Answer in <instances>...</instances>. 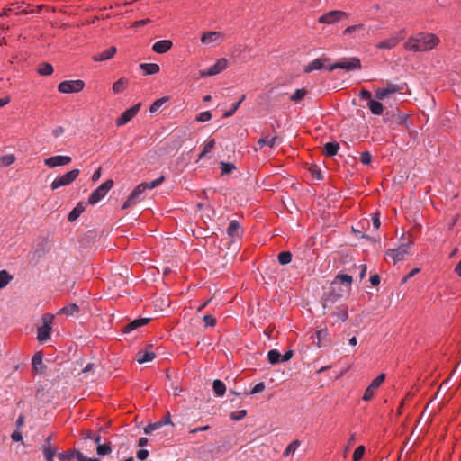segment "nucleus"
Returning <instances> with one entry per match:
<instances>
[{
  "label": "nucleus",
  "mask_w": 461,
  "mask_h": 461,
  "mask_svg": "<svg viewBox=\"0 0 461 461\" xmlns=\"http://www.w3.org/2000/svg\"><path fill=\"white\" fill-rule=\"evenodd\" d=\"M167 99L166 97H163V98H160V99H158L156 100L149 107V112L150 113H156L161 106L162 104L167 101Z\"/></svg>",
  "instance_id": "53"
},
{
  "label": "nucleus",
  "mask_w": 461,
  "mask_h": 461,
  "mask_svg": "<svg viewBox=\"0 0 461 461\" xmlns=\"http://www.w3.org/2000/svg\"><path fill=\"white\" fill-rule=\"evenodd\" d=\"M141 104L139 103L124 111L116 120V126L121 127L128 123L140 111Z\"/></svg>",
  "instance_id": "13"
},
{
  "label": "nucleus",
  "mask_w": 461,
  "mask_h": 461,
  "mask_svg": "<svg viewBox=\"0 0 461 461\" xmlns=\"http://www.w3.org/2000/svg\"><path fill=\"white\" fill-rule=\"evenodd\" d=\"M276 140H277L276 137L266 136L258 140V146L259 149H262L264 146H268L269 148H274L276 146Z\"/></svg>",
  "instance_id": "34"
},
{
  "label": "nucleus",
  "mask_w": 461,
  "mask_h": 461,
  "mask_svg": "<svg viewBox=\"0 0 461 461\" xmlns=\"http://www.w3.org/2000/svg\"><path fill=\"white\" fill-rule=\"evenodd\" d=\"M54 315L50 313H45L42 315L41 321L42 325L37 330V339L40 342H46L50 339L52 325H53Z\"/></svg>",
  "instance_id": "2"
},
{
  "label": "nucleus",
  "mask_w": 461,
  "mask_h": 461,
  "mask_svg": "<svg viewBox=\"0 0 461 461\" xmlns=\"http://www.w3.org/2000/svg\"><path fill=\"white\" fill-rule=\"evenodd\" d=\"M339 144L336 141H333V142H327L324 146H323V153L327 156V157H333L337 154V152L339 151Z\"/></svg>",
  "instance_id": "26"
},
{
  "label": "nucleus",
  "mask_w": 461,
  "mask_h": 461,
  "mask_svg": "<svg viewBox=\"0 0 461 461\" xmlns=\"http://www.w3.org/2000/svg\"><path fill=\"white\" fill-rule=\"evenodd\" d=\"M367 107L375 115H381L384 113V106L379 101L370 99L369 102H367Z\"/></svg>",
  "instance_id": "27"
},
{
  "label": "nucleus",
  "mask_w": 461,
  "mask_h": 461,
  "mask_svg": "<svg viewBox=\"0 0 461 461\" xmlns=\"http://www.w3.org/2000/svg\"><path fill=\"white\" fill-rule=\"evenodd\" d=\"M113 186V181L112 179H108L100 185L95 190L92 192L88 198V203L91 205H95L99 203L112 189Z\"/></svg>",
  "instance_id": "3"
},
{
  "label": "nucleus",
  "mask_w": 461,
  "mask_h": 461,
  "mask_svg": "<svg viewBox=\"0 0 461 461\" xmlns=\"http://www.w3.org/2000/svg\"><path fill=\"white\" fill-rule=\"evenodd\" d=\"M227 59L225 58H221L217 59L214 65L211 66L208 69L201 70L200 76L202 77H205L218 75L227 68Z\"/></svg>",
  "instance_id": "11"
},
{
  "label": "nucleus",
  "mask_w": 461,
  "mask_h": 461,
  "mask_svg": "<svg viewBox=\"0 0 461 461\" xmlns=\"http://www.w3.org/2000/svg\"><path fill=\"white\" fill-rule=\"evenodd\" d=\"M337 68L344 69L346 71L358 70L361 68V62L358 58H351L349 59H343L327 67L329 71H333Z\"/></svg>",
  "instance_id": "5"
},
{
  "label": "nucleus",
  "mask_w": 461,
  "mask_h": 461,
  "mask_svg": "<svg viewBox=\"0 0 461 461\" xmlns=\"http://www.w3.org/2000/svg\"><path fill=\"white\" fill-rule=\"evenodd\" d=\"M404 33V30H402L396 35L376 43L375 48L380 50H392L395 48L402 40H403Z\"/></svg>",
  "instance_id": "10"
},
{
  "label": "nucleus",
  "mask_w": 461,
  "mask_h": 461,
  "mask_svg": "<svg viewBox=\"0 0 461 461\" xmlns=\"http://www.w3.org/2000/svg\"><path fill=\"white\" fill-rule=\"evenodd\" d=\"M76 456H77V461H99L97 458H89L87 456H86L83 453H81L80 451H76Z\"/></svg>",
  "instance_id": "60"
},
{
  "label": "nucleus",
  "mask_w": 461,
  "mask_h": 461,
  "mask_svg": "<svg viewBox=\"0 0 461 461\" xmlns=\"http://www.w3.org/2000/svg\"><path fill=\"white\" fill-rule=\"evenodd\" d=\"M86 203L79 202L76 207L68 213V221L69 222L75 221L86 210Z\"/></svg>",
  "instance_id": "25"
},
{
  "label": "nucleus",
  "mask_w": 461,
  "mask_h": 461,
  "mask_svg": "<svg viewBox=\"0 0 461 461\" xmlns=\"http://www.w3.org/2000/svg\"><path fill=\"white\" fill-rule=\"evenodd\" d=\"M42 453L46 461H54V456L57 454V448L52 445H43Z\"/></svg>",
  "instance_id": "30"
},
{
  "label": "nucleus",
  "mask_w": 461,
  "mask_h": 461,
  "mask_svg": "<svg viewBox=\"0 0 461 461\" xmlns=\"http://www.w3.org/2000/svg\"><path fill=\"white\" fill-rule=\"evenodd\" d=\"M365 454V447L364 446H358L354 453H353V460L354 461H360Z\"/></svg>",
  "instance_id": "52"
},
{
  "label": "nucleus",
  "mask_w": 461,
  "mask_h": 461,
  "mask_svg": "<svg viewBox=\"0 0 461 461\" xmlns=\"http://www.w3.org/2000/svg\"><path fill=\"white\" fill-rule=\"evenodd\" d=\"M411 244V242L403 243L396 249H390L386 251V255L393 259L394 264L402 261L409 253Z\"/></svg>",
  "instance_id": "8"
},
{
  "label": "nucleus",
  "mask_w": 461,
  "mask_h": 461,
  "mask_svg": "<svg viewBox=\"0 0 461 461\" xmlns=\"http://www.w3.org/2000/svg\"><path fill=\"white\" fill-rule=\"evenodd\" d=\"M85 87V82L81 79L65 80L59 84L58 90L63 94L79 93Z\"/></svg>",
  "instance_id": "6"
},
{
  "label": "nucleus",
  "mask_w": 461,
  "mask_h": 461,
  "mask_svg": "<svg viewBox=\"0 0 461 461\" xmlns=\"http://www.w3.org/2000/svg\"><path fill=\"white\" fill-rule=\"evenodd\" d=\"M203 321L206 327H213L216 324V319L210 314L204 315Z\"/></svg>",
  "instance_id": "57"
},
{
  "label": "nucleus",
  "mask_w": 461,
  "mask_h": 461,
  "mask_svg": "<svg viewBox=\"0 0 461 461\" xmlns=\"http://www.w3.org/2000/svg\"><path fill=\"white\" fill-rule=\"evenodd\" d=\"M372 224H373V227L375 230H378L381 223H380V219H379V215L376 213V214H374L372 216Z\"/></svg>",
  "instance_id": "64"
},
{
  "label": "nucleus",
  "mask_w": 461,
  "mask_h": 461,
  "mask_svg": "<svg viewBox=\"0 0 461 461\" xmlns=\"http://www.w3.org/2000/svg\"><path fill=\"white\" fill-rule=\"evenodd\" d=\"M292 260V254L291 252L289 251H283L281 253L278 254V262L281 264V265H287L291 262Z\"/></svg>",
  "instance_id": "44"
},
{
  "label": "nucleus",
  "mask_w": 461,
  "mask_h": 461,
  "mask_svg": "<svg viewBox=\"0 0 461 461\" xmlns=\"http://www.w3.org/2000/svg\"><path fill=\"white\" fill-rule=\"evenodd\" d=\"M347 17V13L339 10L330 11L321 15L318 22L321 23L332 24Z\"/></svg>",
  "instance_id": "12"
},
{
  "label": "nucleus",
  "mask_w": 461,
  "mask_h": 461,
  "mask_svg": "<svg viewBox=\"0 0 461 461\" xmlns=\"http://www.w3.org/2000/svg\"><path fill=\"white\" fill-rule=\"evenodd\" d=\"M150 319L149 318H139V319H135L133 320L132 321H130L127 325H125L124 327H122V332L123 333H130L131 332L132 330L141 327V326H144L146 324H148L149 322Z\"/></svg>",
  "instance_id": "21"
},
{
  "label": "nucleus",
  "mask_w": 461,
  "mask_h": 461,
  "mask_svg": "<svg viewBox=\"0 0 461 461\" xmlns=\"http://www.w3.org/2000/svg\"><path fill=\"white\" fill-rule=\"evenodd\" d=\"M146 186L143 183H140L138 185L131 193L127 200L124 202V203L122 206V210H126L135 204H137L139 202L143 200L144 196L143 194L146 191Z\"/></svg>",
  "instance_id": "7"
},
{
  "label": "nucleus",
  "mask_w": 461,
  "mask_h": 461,
  "mask_svg": "<svg viewBox=\"0 0 461 461\" xmlns=\"http://www.w3.org/2000/svg\"><path fill=\"white\" fill-rule=\"evenodd\" d=\"M156 354L152 350V346H149L137 353L136 360L139 364H144L152 361Z\"/></svg>",
  "instance_id": "18"
},
{
  "label": "nucleus",
  "mask_w": 461,
  "mask_h": 461,
  "mask_svg": "<svg viewBox=\"0 0 461 461\" xmlns=\"http://www.w3.org/2000/svg\"><path fill=\"white\" fill-rule=\"evenodd\" d=\"M267 358L270 364L276 365L281 363V354L276 349H271L267 353Z\"/></svg>",
  "instance_id": "38"
},
{
  "label": "nucleus",
  "mask_w": 461,
  "mask_h": 461,
  "mask_svg": "<svg viewBox=\"0 0 461 461\" xmlns=\"http://www.w3.org/2000/svg\"><path fill=\"white\" fill-rule=\"evenodd\" d=\"M384 380L385 374H380L378 376H376L365 390L362 399L365 402L370 401L374 397L375 391L380 387Z\"/></svg>",
  "instance_id": "9"
},
{
  "label": "nucleus",
  "mask_w": 461,
  "mask_h": 461,
  "mask_svg": "<svg viewBox=\"0 0 461 461\" xmlns=\"http://www.w3.org/2000/svg\"><path fill=\"white\" fill-rule=\"evenodd\" d=\"M96 452L99 456H106L112 452L111 443L107 442L102 445L96 446Z\"/></svg>",
  "instance_id": "42"
},
{
  "label": "nucleus",
  "mask_w": 461,
  "mask_h": 461,
  "mask_svg": "<svg viewBox=\"0 0 461 461\" xmlns=\"http://www.w3.org/2000/svg\"><path fill=\"white\" fill-rule=\"evenodd\" d=\"M72 158L69 156H62V155H57L52 156L44 160V164L50 167H56L60 166L68 165L71 162Z\"/></svg>",
  "instance_id": "16"
},
{
  "label": "nucleus",
  "mask_w": 461,
  "mask_h": 461,
  "mask_svg": "<svg viewBox=\"0 0 461 461\" xmlns=\"http://www.w3.org/2000/svg\"><path fill=\"white\" fill-rule=\"evenodd\" d=\"M13 280V276L6 270L0 271V289L5 287Z\"/></svg>",
  "instance_id": "39"
},
{
  "label": "nucleus",
  "mask_w": 461,
  "mask_h": 461,
  "mask_svg": "<svg viewBox=\"0 0 461 461\" xmlns=\"http://www.w3.org/2000/svg\"><path fill=\"white\" fill-rule=\"evenodd\" d=\"M43 354L41 351L36 352L32 358V366L35 373L41 374L45 369L43 364Z\"/></svg>",
  "instance_id": "22"
},
{
  "label": "nucleus",
  "mask_w": 461,
  "mask_h": 461,
  "mask_svg": "<svg viewBox=\"0 0 461 461\" xmlns=\"http://www.w3.org/2000/svg\"><path fill=\"white\" fill-rule=\"evenodd\" d=\"M79 174V169H72L62 176L56 177L50 185L51 189L56 190L59 187L70 185L76 180Z\"/></svg>",
  "instance_id": "4"
},
{
  "label": "nucleus",
  "mask_w": 461,
  "mask_h": 461,
  "mask_svg": "<svg viewBox=\"0 0 461 461\" xmlns=\"http://www.w3.org/2000/svg\"><path fill=\"white\" fill-rule=\"evenodd\" d=\"M333 281L339 282V285H344L348 290L352 284V276L348 274H338Z\"/></svg>",
  "instance_id": "29"
},
{
  "label": "nucleus",
  "mask_w": 461,
  "mask_h": 461,
  "mask_svg": "<svg viewBox=\"0 0 461 461\" xmlns=\"http://www.w3.org/2000/svg\"><path fill=\"white\" fill-rule=\"evenodd\" d=\"M220 165H221V170L222 175L230 174L236 168L234 164L229 163V162L221 161L220 163Z\"/></svg>",
  "instance_id": "47"
},
{
  "label": "nucleus",
  "mask_w": 461,
  "mask_h": 461,
  "mask_svg": "<svg viewBox=\"0 0 461 461\" xmlns=\"http://www.w3.org/2000/svg\"><path fill=\"white\" fill-rule=\"evenodd\" d=\"M316 339L315 342L318 348H321L326 346V342L328 341V331L327 330H320L316 332Z\"/></svg>",
  "instance_id": "32"
},
{
  "label": "nucleus",
  "mask_w": 461,
  "mask_h": 461,
  "mask_svg": "<svg viewBox=\"0 0 461 461\" xmlns=\"http://www.w3.org/2000/svg\"><path fill=\"white\" fill-rule=\"evenodd\" d=\"M117 51V49L114 47V46H112L97 54H95L94 57H93V59L95 61H105V60H108L110 59H112L114 54L116 53Z\"/></svg>",
  "instance_id": "24"
},
{
  "label": "nucleus",
  "mask_w": 461,
  "mask_h": 461,
  "mask_svg": "<svg viewBox=\"0 0 461 461\" xmlns=\"http://www.w3.org/2000/svg\"><path fill=\"white\" fill-rule=\"evenodd\" d=\"M359 98L361 100H366L367 102H369L370 99H373L372 98V94L370 91L366 90V89H362L359 93Z\"/></svg>",
  "instance_id": "59"
},
{
  "label": "nucleus",
  "mask_w": 461,
  "mask_h": 461,
  "mask_svg": "<svg viewBox=\"0 0 461 461\" xmlns=\"http://www.w3.org/2000/svg\"><path fill=\"white\" fill-rule=\"evenodd\" d=\"M128 84V80L124 77L119 78L117 81H115L113 84V94H121L125 89L126 86Z\"/></svg>",
  "instance_id": "33"
},
{
  "label": "nucleus",
  "mask_w": 461,
  "mask_h": 461,
  "mask_svg": "<svg viewBox=\"0 0 461 461\" xmlns=\"http://www.w3.org/2000/svg\"><path fill=\"white\" fill-rule=\"evenodd\" d=\"M140 68L145 75H154L159 71V66L156 63H140Z\"/></svg>",
  "instance_id": "28"
},
{
  "label": "nucleus",
  "mask_w": 461,
  "mask_h": 461,
  "mask_svg": "<svg viewBox=\"0 0 461 461\" xmlns=\"http://www.w3.org/2000/svg\"><path fill=\"white\" fill-rule=\"evenodd\" d=\"M15 161L13 154H7L0 157V167H9Z\"/></svg>",
  "instance_id": "41"
},
{
  "label": "nucleus",
  "mask_w": 461,
  "mask_h": 461,
  "mask_svg": "<svg viewBox=\"0 0 461 461\" xmlns=\"http://www.w3.org/2000/svg\"><path fill=\"white\" fill-rule=\"evenodd\" d=\"M37 72L41 76H50L53 73V67L51 64L44 62L39 65Z\"/></svg>",
  "instance_id": "37"
},
{
  "label": "nucleus",
  "mask_w": 461,
  "mask_h": 461,
  "mask_svg": "<svg viewBox=\"0 0 461 461\" xmlns=\"http://www.w3.org/2000/svg\"><path fill=\"white\" fill-rule=\"evenodd\" d=\"M212 118V113L210 111H205V112H202L200 113L195 120L199 122H208L210 121Z\"/></svg>",
  "instance_id": "51"
},
{
  "label": "nucleus",
  "mask_w": 461,
  "mask_h": 461,
  "mask_svg": "<svg viewBox=\"0 0 461 461\" xmlns=\"http://www.w3.org/2000/svg\"><path fill=\"white\" fill-rule=\"evenodd\" d=\"M385 88L390 95L392 94L398 93V92H401L402 90H403L404 84L398 85V84L388 83Z\"/></svg>",
  "instance_id": "46"
},
{
  "label": "nucleus",
  "mask_w": 461,
  "mask_h": 461,
  "mask_svg": "<svg viewBox=\"0 0 461 461\" xmlns=\"http://www.w3.org/2000/svg\"><path fill=\"white\" fill-rule=\"evenodd\" d=\"M363 28V24H357V25H351V26H348L347 27L344 32H343V34L344 35H348V34H350L352 33L353 32L358 30V29H361Z\"/></svg>",
  "instance_id": "61"
},
{
  "label": "nucleus",
  "mask_w": 461,
  "mask_h": 461,
  "mask_svg": "<svg viewBox=\"0 0 461 461\" xmlns=\"http://www.w3.org/2000/svg\"><path fill=\"white\" fill-rule=\"evenodd\" d=\"M307 95V91L304 88L296 89L295 92L290 96V100L294 103H298L303 100Z\"/></svg>",
  "instance_id": "40"
},
{
  "label": "nucleus",
  "mask_w": 461,
  "mask_h": 461,
  "mask_svg": "<svg viewBox=\"0 0 461 461\" xmlns=\"http://www.w3.org/2000/svg\"><path fill=\"white\" fill-rule=\"evenodd\" d=\"M79 311V308L77 304H68L61 309V312L66 315H73L74 313L77 312Z\"/></svg>",
  "instance_id": "49"
},
{
  "label": "nucleus",
  "mask_w": 461,
  "mask_h": 461,
  "mask_svg": "<svg viewBox=\"0 0 461 461\" xmlns=\"http://www.w3.org/2000/svg\"><path fill=\"white\" fill-rule=\"evenodd\" d=\"M420 268H413L408 275L403 276L402 283H406L410 278H411L416 274H418L420 272Z\"/></svg>",
  "instance_id": "63"
},
{
  "label": "nucleus",
  "mask_w": 461,
  "mask_h": 461,
  "mask_svg": "<svg viewBox=\"0 0 461 461\" xmlns=\"http://www.w3.org/2000/svg\"><path fill=\"white\" fill-rule=\"evenodd\" d=\"M76 451L77 450L61 452L58 455V458L59 461H71L76 455Z\"/></svg>",
  "instance_id": "48"
},
{
  "label": "nucleus",
  "mask_w": 461,
  "mask_h": 461,
  "mask_svg": "<svg viewBox=\"0 0 461 461\" xmlns=\"http://www.w3.org/2000/svg\"><path fill=\"white\" fill-rule=\"evenodd\" d=\"M172 41L169 40H161L156 41L152 46V50L158 54L167 52L172 47Z\"/></svg>",
  "instance_id": "23"
},
{
  "label": "nucleus",
  "mask_w": 461,
  "mask_h": 461,
  "mask_svg": "<svg viewBox=\"0 0 461 461\" xmlns=\"http://www.w3.org/2000/svg\"><path fill=\"white\" fill-rule=\"evenodd\" d=\"M246 96L243 95L242 97L236 103H234L232 104V107L231 109H230L229 111H226L224 113H223V118H229L230 116H232L235 112L239 109L240 104L245 100Z\"/></svg>",
  "instance_id": "43"
},
{
  "label": "nucleus",
  "mask_w": 461,
  "mask_h": 461,
  "mask_svg": "<svg viewBox=\"0 0 461 461\" xmlns=\"http://www.w3.org/2000/svg\"><path fill=\"white\" fill-rule=\"evenodd\" d=\"M242 233L243 230L239 221L236 220H231L227 228L228 236L232 239V240H235L236 239L240 238Z\"/></svg>",
  "instance_id": "20"
},
{
  "label": "nucleus",
  "mask_w": 461,
  "mask_h": 461,
  "mask_svg": "<svg viewBox=\"0 0 461 461\" xmlns=\"http://www.w3.org/2000/svg\"><path fill=\"white\" fill-rule=\"evenodd\" d=\"M266 385L263 382L258 383L251 390L250 394H256L265 390Z\"/></svg>",
  "instance_id": "58"
},
{
  "label": "nucleus",
  "mask_w": 461,
  "mask_h": 461,
  "mask_svg": "<svg viewBox=\"0 0 461 461\" xmlns=\"http://www.w3.org/2000/svg\"><path fill=\"white\" fill-rule=\"evenodd\" d=\"M327 61H329V59L327 58L315 59L303 68V72L309 74L314 70H321L322 68L327 69V67H325V63Z\"/></svg>",
  "instance_id": "19"
},
{
  "label": "nucleus",
  "mask_w": 461,
  "mask_h": 461,
  "mask_svg": "<svg viewBox=\"0 0 461 461\" xmlns=\"http://www.w3.org/2000/svg\"><path fill=\"white\" fill-rule=\"evenodd\" d=\"M213 392L217 396L224 395L226 392V386L224 383L221 380H214L212 384Z\"/></svg>",
  "instance_id": "36"
},
{
  "label": "nucleus",
  "mask_w": 461,
  "mask_h": 461,
  "mask_svg": "<svg viewBox=\"0 0 461 461\" xmlns=\"http://www.w3.org/2000/svg\"><path fill=\"white\" fill-rule=\"evenodd\" d=\"M214 146H215V140L214 139L209 140L206 142V144L203 146V150H202V152L199 155V158H202L207 153L211 152L212 150V149L214 148Z\"/></svg>",
  "instance_id": "45"
},
{
  "label": "nucleus",
  "mask_w": 461,
  "mask_h": 461,
  "mask_svg": "<svg viewBox=\"0 0 461 461\" xmlns=\"http://www.w3.org/2000/svg\"><path fill=\"white\" fill-rule=\"evenodd\" d=\"M136 456L140 460H146L149 456V451L146 449H140L137 451Z\"/></svg>",
  "instance_id": "62"
},
{
  "label": "nucleus",
  "mask_w": 461,
  "mask_h": 461,
  "mask_svg": "<svg viewBox=\"0 0 461 461\" xmlns=\"http://www.w3.org/2000/svg\"><path fill=\"white\" fill-rule=\"evenodd\" d=\"M332 316L337 318V320L344 322L348 318V309L345 306L338 307L333 312Z\"/></svg>",
  "instance_id": "31"
},
{
  "label": "nucleus",
  "mask_w": 461,
  "mask_h": 461,
  "mask_svg": "<svg viewBox=\"0 0 461 461\" xmlns=\"http://www.w3.org/2000/svg\"><path fill=\"white\" fill-rule=\"evenodd\" d=\"M223 41L221 32H206L201 37V42L205 45H218Z\"/></svg>",
  "instance_id": "15"
},
{
  "label": "nucleus",
  "mask_w": 461,
  "mask_h": 461,
  "mask_svg": "<svg viewBox=\"0 0 461 461\" xmlns=\"http://www.w3.org/2000/svg\"><path fill=\"white\" fill-rule=\"evenodd\" d=\"M439 38L429 32H419L411 36L404 43V48L409 51H429L437 47Z\"/></svg>",
  "instance_id": "1"
},
{
  "label": "nucleus",
  "mask_w": 461,
  "mask_h": 461,
  "mask_svg": "<svg viewBox=\"0 0 461 461\" xmlns=\"http://www.w3.org/2000/svg\"><path fill=\"white\" fill-rule=\"evenodd\" d=\"M346 292H348V290L342 289L341 285H339V282L332 281L330 285V291L326 300L333 303L339 300Z\"/></svg>",
  "instance_id": "14"
},
{
  "label": "nucleus",
  "mask_w": 461,
  "mask_h": 461,
  "mask_svg": "<svg viewBox=\"0 0 461 461\" xmlns=\"http://www.w3.org/2000/svg\"><path fill=\"white\" fill-rule=\"evenodd\" d=\"M375 95L378 100H383L389 95L385 87L376 89Z\"/></svg>",
  "instance_id": "55"
},
{
  "label": "nucleus",
  "mask_w": 461,
  "mask_h": 461,
  "mask_svg": "<svg viewBox=\"0 0 461 461\" xmlns=\"http://www.w3.org/2000/svg\"><path fill=\"white\" fill-rule=\"evenodd\" d=\"M247 415L246 410H240L230 413V419L232 420H240Z\"/></svg>",
  "instance_id": "54"
},
{
  "label": "nucleus",
  "mask_w": 461,
  "mask_h": 461,
  "mask_svg": "<svg viewBox=\"0 0 461 461\" xmlns=\"http://www.w3.org/2000/svg\"><path fill=\"white\" fill-rule=\"evenodd\" d=\"M384 120L391 122L392 125L402 126L407 124L408 115L399 112L393 113H386Z\"/></svg>",
  "instance_id": "17"
},
{
  "label": "nucleus",
  "mask_w": 461,
  "mask_h": 461,
  "mask_svg": "<svg viewBox=\"0 0 461 461\" xmlns=\"http://www.w3.org/2000/svg\"><path fill=\"white\" fill-rule=\"evenodd\" d=\"M165 181V177L163 176H161L160 177L149 182V183H146V182H143L144 185L146 186V189L147 190H150V189H153L157 186H158L159 185H161L163 182Z\"/></svg>",
  "instance_id": "50"
},
{
  "label": "nucleus",
  "mask_w": 461,
  "mask_h": 461,
  "mask_svg": "<svg viewBox=\"0 0 461 461\" xmlns=\"http://www.w3.org/2000/svg\"><path fill=\"white\" fill-rule=\"evenodd\" d=\"M301 445V441L298 439L293 440L285 449L283 456L285 457L294 455Z\"/></svg>",
  "instance_id": "35"
},
{
  "label": "nucleus",
  "mask_w": 461,
  "mask_h": 461,
  "mask_svg": "<svg viewBox=\"0 0 461 461\" xmlns=\"http://www.w3.org/2000/svg\"><path fill=\"white\" fill-rule=\"evenodd\" d=\"M371 158L369 151H364L360 155V161L364 165H369L371 163Z\"/></svg>",
  "instance_id": "56"
}]
</instances>
